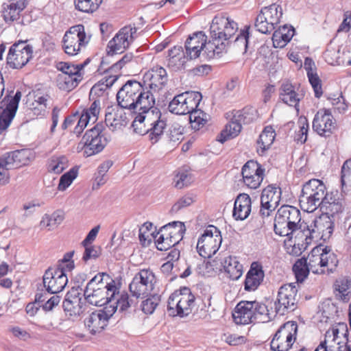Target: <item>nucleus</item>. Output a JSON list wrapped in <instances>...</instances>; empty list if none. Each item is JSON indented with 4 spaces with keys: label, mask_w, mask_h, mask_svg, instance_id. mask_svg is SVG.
<instances>
[{
    "label": "nucleus",
    "mask_w": 351,
    "mask_h": 351,
    "mask_svg": "<svg viewBox=\"0 0 351 351\" xmlns=\"http://www.w3.org/2000/svg\"><path fill=\"white\" fill-rule=\"evenodd\" d=\"M136 32V27L130 25L121 28L108 43V48L109 49V53H122L133 42Z\"/></svg>",
    "instance_id": "b1692460"
},
{
    "label": "nucleus",
    "mask_w": 351,
    "mask_h": 351,
    "mask_svg": "<svg viewBox=\"0 0 351 351\" xmlns=\"http://www.w3.org/2000/svg\"><path fill=\"white\" fill-rule=\"evenodd\" d=\"M282 15V8L276 4H271L269 6L264 7L258 14L261 20H266L270 24H273L275 26L280 23Z\"/></svg>",
    "instance_id": "c03bdc74"
},
{
    "label": "nucleus",
    "mask_w": 351,
    "mask_h": 351,
    "mask_svg": "<svg viewBox=\"0 0 351 351\" xmlns=\"http://www.w3.org/2000/svg\"><path fill=\"white\" fill-rule=\"evenodd\" d=\"M281 189L273 185L267 186L263 190L261 197L260 213L263 217H268L279 205Z\"/></svg>",
    "instance_id": "bb28decb"
},
{
    "label": "nucleus",
    "mask_w": 351,
    "mask_h": 351,
    "mask_svg": "<svg viewBox=\"0 0 351 351\" xmlns=\"http://www.w3.org/2000/svg\"><path fill=\"white\" fill-rule=\"evenodd\" d=\"M149 125L152 127L149 128L148 134L149 138L152 144L157 143L163 134L164 130L166 126V123L163 120H160L159 117H157V120L153 122H149Z\"/></svg>",
    "instance_id": "8fccbe9b"
},
{
    "label": "nucleus",
    "mask_w": 351,
    "mask_h": 351,
    "mask_svg": "<svg viewBox=\"0 0 351 351\" xmlns=\"http://www.w3.org/2000/svg\"><path fill=\"white\" fill-rule=\"evenodd\" d=\"M348 330L345 322H339L332 326L325 334V339L315 351H341L343 339L347 337Z\"/></svg>",
    "instance_id": "a211bd4d"
},
{
    "label": "nucleus",
    "mask_w": 351,
    "mask_h": 351,
    "mask_svg": "<svg viewBox=\"0 0 351 351\" xmlns=\"http://www.w3.org/2000/svg\"><path fill=\"white\" fill-rule=\"evenodd\" d=\"M305 258L311 271L315 274H329L333 272L339 262L331 249L324 245L315 247Z\"/></svg>",
    "instance_id": "423d86ee"
},
{
    "label": "nucleus",
    "mask_w": 351,
    "mask_h": 351,
    "mask_svg": "<svg viewBox=\"0 0 351 351\" xmlns=\"http://www.w3.org/2000/svg\"><path fill=\"white\" fill-rule=\"evenodd\" d=\"M300 210L291 206H281L275 217L274 231L280 236H289L291 233H296L298 237L304 234L302 226L306 222H301Z\"/></svg>",
    "instance_id": "39448f33"
},
{
    "label": "nucleus",
    "mask_w": 351,
    "mask_h": 351,
    "mask_svg": "<svg viewBox=\"0 0 351 351\" xmlns=\"http://www.w3.org/2000/svg\"><path fill=\"white\" fill-rule=\"evenodd\" d=\"M264 278L262 266L253 263L247 274L245 280V289L248 291H255L261 285Z\"/></svg>",
    "instance_id": "4c0bfd02"
},
{
    "label": "nucleus",
    "mask_w": 351,
    "mask_h": 351,
    "mask_svg": "<svg viewBox=\"0 0 351 351\" xmlns=\"http://www.w3.org/2000/svg\"><path fill=\"white\" fill-rule=\"evenodd\" d=\"M104 129V127L101 123L88 130L78 144L77 149H84V154L86 156H93L102 151L108 141L103 133Z\"/></svg>",
    "instance_id": "4468645a"
},
{
    "label": "nucleus",
    "mask_w": 351,
    "mask_h": 351,
    "mask_svg": "<svg viewBox=\"0 0 351 351\" xmlns=\"http://www.w3.org/2000/svg\"><path fill=\"white\" fill-rule=\"evenodd\" d=\"M173 182L175 187L181 189L190 185L193 182V178L189 171H179L175 176Z\"/></svg>",
    "instance_id": "680f3d73"
},
{
    "label": "nucleus",
    "mask_w": 351,
    "mask_h": 351,
    "mask_svg": "<svg viewBox=\"0 0 351 351\" xmlns=\"http://www.w3.org/2000/svg\"><path fill=\"white\" fill-rule=\"evenodd\" d=\"M208 43H206V36L202 32L194 33L189 36L185 43L186 53L190 58H197L199 56L200 52L205 49L208 56H214L213 51L207 49Z\"/></svg>",
    "instance_id": "7c9ffc66"
},
{
    "label": "nucleus",
    "mask_w": 351,
    "mask_h": 351,
    "mask_svg": "<svg viewBox=\"0 0 351 351\" xmlns=\"http://www.w3.org/2000/svg\"><path fill=\"white\" fill-rule=\"evenodd\" d=\"M68 158L62 155L53 156L49 158L47 163V171L54 174H60L69 167Z\"/></svg>",
    "instance_id": "a18cd8bd"
},
{
    "label": "nucleus",
    "mask_w": 351,
    "mask_h": 351,
    "mask_svg": "<svg viewBox=\"0 0 351 351\" xmlns=\"http://www.w3.org/2000/svg\"><path fill=\"white\" fill-rule=\"evenodd\" d=\"M21 96V92L17 90L14 95H6L1 101L3 110L0 114V134L8 129L15 117Z\"/></svg>",
    "instance_id": "412c9836"
},
{
    "label": "nucleus",
    "mask_w": 351,
    "mask_h": 351,
    "mask_svg": "<svg viewBox=\"0 0 351 351\" xmlns=\"http://www.w3.org/2000/svg\"><path fill=\"white\" fill-rule=\"evenodd\" d=\"M311 269L305 258L298 259L293 266V271L297 282H302L308 276Z\"/></svg>",
    "instance_id": "de8ad7c7"
},
{
    "label": "nucleus",
    "mask_w": 351,
    "mask_h": 351,
    "mask_svg": "<svg viewBox=\"0 0 351 351\" xmlns=\"http://www.w3.org/2000/svg\"><path fill=\"white\" fill-rule=\"evenodd\" d=\"M132 55L131 53H127L124 55L121 59L114 63L110 68V71L112 73H116V74L109 75L108 77H105L103 78L100 82L101 84H95L93 86L90 90V95L95 93H97V91L100 90L101 93H104L108 87L112 86V84L117 80L119 77V71L128 62H130L132 60Z\"/></svg>",
    "instance_id": "c756f323"
},
{
    "label": "nucleus",
    "mask_w": 351,
    "mask_h": 351,
    "mask_svg": "<svg viewBox=\"0 0 351 351\" xmlns=\"http://www.w3.org/2000/svg\"><path fill=\"white\" fill-rule=\"evenodd\" d=\"M280 98L286 104L296 108L300 97L295 86L288 81L283 82L280 88Z\"/></svg>",
    "instance_id": "ea45409f"
},
{
    "label": "nucleus",
    "mask_w": 351,
    "mask_h": 351,
    "mask_svg": "<svg viewBox=\"0 0 351 351\" xmlns=\"http://www.w3.org/2000/svg\"><path fill=\"white\" fill-rule=\"evenodd\" d=\"M221 263L224 272L230 280H237L243 275V265L237 257L228 256L225 257Z\"/></svg>",
    "instance_id": "58836bf2"
},
{
    "label": "nucleus",
    "mask_w": 351,
    "mask_h": 351,
    "mask_svg": "<svg viewBox=\"0 0 351 351\" xmlns=\"http://www.w3.org/2000/svg\"><path fill=\"white\" fill-rule=\"evenodd\" d=\"M185 230V226L181 221H172L163 226L154 236L157 249L165 251L175 246L183 239Z\"/></svg>",
    "instance_id": "9d476101"
},
{
    "label": "nucleus",
    "mask_w": 351,
    "mask_h": 351,
    "mask_svg": "<svg viewBox=\"0 0 351 351\" xmlns=\"http://www.w3.org/2000/svg\"><path fill=\"white\" fill-rule=\"evenodd\" d=\"M28 101L29 109L36 117H43L47 112V108L51 96L48 91L41 89H36L29 94Z\"/></svg>",
    "instance_id": "c85d7f7f"
},
{
    "label": "nucleus",
    "mask_w": 351,
    "mask_h": 351,
    "mask_svg": "<svg viewBox=\"0 0 351 351\" xmlns=\"http://www.w3.org/2000/svg\"><path fill=\"white\" fill-rule=\"evenodd\" d=\"M12 168L15 169L28 165L34 158V153L29 149L16 150L3 156Z\"/></svg>",
    "instance_id": "c9c22d12"
},
{
    "label": "nucleus",
    "mask_w": 351,
    "mask_h": 351,
    "mask_svg": "<svg viewBox=\"0 0 351 351\" xmlns=\"http://www.w3.org/2000/svg\"><path fill=\"white\" fill-rule=\"evenodd\" d=\"M238 121L250 123L257 118V110L253 107H246L238 112Z\"/></svg>",
    "instance_id": "338daca9"
},
{
    "label": "nucleus",
    "mask_w": 351,
    "mask_h": 351,
    "mask_svg": "<svg viewBox=\"0 0 351 351\" xmlns=\"http://www.w3.org/2000/svg\"><path fill=\"white\" fill-rule=\"evenodd\" d=\"M298 130L295 132V140L301 144L304 143L307 140V134L309 125L305 117H300L298 120Z\"/></svg>",
    "instance_id": "bf43d9fd"
},
{
    "label": "nucleus",
    "mask_w": 351,
    "mask_h": 351,
    "mask_svg": "<svg viewBox=\"0 0 351 351\" xmlns=\"http://www.w3.org/2000/svg\"><path fill=\"white\" fill-rule=\"evenodd\" d=\"M115 312L116 308L114 306H105L95 311L85 319V326L93 335L99 333L108 326L110 318Z\"/></svg>",
    "instance_id": "4be33fe9"
},
{
    "label": "nucleus",
    "mask_w": 351,
    "mask_h": 351,
    "mask_svg": "<svg viewBox=\"0 0 351 351\" xmlns=\"http://www.w3.org/2000/svg\"><path fill=\"white\" fill-rule=\"evenodd\" d=\"M195 298L188 287L174 291L168 298L167 313L169 315L184 317L192 313Z\"/></svg>",
    "instance_id": "1a4fd4ad"
},
{
    "label": "nucleus",
    "mask_w": 351,
    "mask_h": 351,
    "mask_svg": "<svg viewBox=\"0 0 351 351\" xmlns=\"http://www.w3.org/2000/svg\"><path fill=\"white\" fill-rule=\"evenodd\" d=\"M63 308L71 316L80 315L84 312L82 300L63 302Z\"/></svg>",
    "instance_id": "69168bd1"
},
{
    "label": "nucleus",
    "mask_w": 351,
    "mask_h": 351,
    "mask_svg": "<svg viewBox=\"0 0 351 351\" xmlns=\"http://www.w3.org/2000/svg\"><path fill=\"white\" fill-rule=\"evenodd\" d=\"M63 219L64 216L59 211H56L51 215L45 214L42 217V219L40 222V226L42 228H47L48 230H51L60 224L63 221Z\"/></svg>",
    "instance_id": "5fc2aeb1"
},
{
    "label": "nucleus",
    "mask_w": 351,
    "mask_h": 351,
    "mask_svg": "<svg viewBox=\"0 0 351 351\" xmlns=\"http://www.w3.org/2000/svg\"><path fill=\"white\" fill-rule=\"evenodd\" d=\"M100 111L101 101L99 99H95L91 103L88 108L84 109L81 113L86 125H87L89 122L95 123L98 119Z\"/></svg>",
    "instance_id": "09e8293b"
},
{
    "label": "nucleus",
    "mask_w": 351,
    "mask_h": 351,
    "mask_svg": "<svg viewBox=\"0 0 351 351\" xmlns=\"http://www.w3.org/2000/svg\"><path fill=\"white\" fill-rule=\"evenodd\" d=\"M341 47L339 46H329L324 53L326 62L329 64H341L343 60L341 58Z\"/></svg>",
    "instance_id": "4d7b16f0"
},
{
    "label": "nucleus",
    "mask_w": 351,
    "mask_h": 351,
    "mask_svg": "<svg viewBox=\"0 0 351 351\" xmlns=\"http://www.w3.org/2000/svg\"><path fill=\"white\" fill-rule=\"evenodd\" d=\"M130 306L128 295L127 293L120 294L119 292L118 295L112 300V302H109L106 306H114L116 310L119 308L120 311H123L128 309Z\"/></svg>",
    "instance_id": "0e129e2a"
},
{
    "label": "nucleus",
    "mask_w": 351,
    "mask_h": 351,
    "mask_svg": "<svg viewBox=\"0 0 351 351\" xmlns=\"http://www.w3.org/2000/svg\"><path fill=\"white\" fill-rule=\"evenodd\" d=\"M88 63V60L78 64L64 62L58 63L57 68L61 71V73L58 75L56 79L58 88L61 90L69 92L77 87L83 80L84 68Z\"/></svg>",
    "instance_id": "6e6552de"
},
{
    "label": "nucleus",
    "mask_w": 351,
    "mask_h": 351,
    "mask_svg": "<svg viewBox=\"0 0 351 351\" xmlns=\"http://www.w3.org/2000/svg\"><path fill=\"white\" fill-rule=\"evenodd\" d=\"M294 29L291 26L285 25L276 29L272 36L274 47L276 48L284 47L294 35Z\"/></svg>",
    "instance_id": "79ce46f5"
},
{
    "label": "nucleus",
    "mask_w": 351,
    "mask_h": 351,
    "mask_svg": "<svg viewBox=\"0 0 351 351\" xmlns=\"http://www.w3.org/2000/svg\"><path fill=\"white\" fill-rule=\"evenodd\" d=\"M118 105L122 108L143 110H151L155 104V98L151 91H145L141 84L135 80L128 81L117 94Z\"/></svg>",
    "instance_id": "f257e3e1"
},
{
    "label": "nucleus",
    "mask_w": 351,
    "mask_h": 351,
    "mask_svg": "<svg viewBox=\"0 0 351 351\" xmlns=\"http://www.w3.org/2000/svg\"><path fill=\"white\" fill-rule=\"evenodd\" d=\"M191 59L189 54H185L182 46H174L169 50L167 64L170 68L176 71L183 69L186 62Z\"/></svg>",
    "instance_id": "e433bc0d"
},
{
    "label": "nucleus",
    "mask_w": 351,
    "mask_h": 351,
    "mask_svg": "<svg viewBox=\"0 0 351 351\" xmlns=\"http://www.w3.org/2000/svg\"><path fill=\"white\" fill-rule=\"evenodd\" d=\"M298 324L289 321L282 325L275 333L271 341V348L274 351L289 350L296 340Z\"/></svg>",
    "instance_id": "dca6fc26"
},
{
    "label": "nucleus",
    "mask_w": 351,
    "mask_h": 351,
    "mask_svg": "<svg viewBox=\"0 0 351 351\" xmlns=\"http://www.w3.org/2000/svg\"><path fill=\"white\" fill-rule=\"evenodd\" d=\"M250 197L245 193L239 194L234 204L232 216L236 220L243 221L248 217L251 212Z\"/></svg>",
    "instance_id": "f704fd0d"
},
{
    "label": "nucleus",
    "mask_w": 351,
    "mask_h": 351,
    "mask_svg": "<svg viewBox=\"0 0 351 351\" xmlns=\"http://www.w3.org/2000/svg\"><path fill=\"white\" fill-rule=\"evenodd\" d=\"M102 0H74L77 10L82 12L92 13L99 8Z\"/></svg>",
    "instance_id": "052dcab7"
},
{
    "label": "nucleus",
    "mask_w": 351,
    "mask_h": 351,
    "mask_svg": "<svg viewBox=\"0 0 351 351\" xmlns=\"http://www.w3.org/2000/svg\"><path fill=\"white\" fill-rule=\"evenodd\" d=\"M298 289L293 284H287L281 286L278 291L274 302L276 312L285 315L295 308Z\"/></svg>",
    "instance_id": "aec40b11"
},
{
    "label": "nucleus",
    "mask_w": 351,
    "mask_h": 351,
    "mask_svg": "<svg viewBox=\"0 0 351 351\" xmlns=\"http://www.w3.org/2000/svg\"><path fill=\"white\" fill-rule=\"evenodd\" d=\"M153 116L154 112L153 111H150V110L146 112H143V110H139V112L134 117L132 124L134 131L141 135L147 134L149 131L147 125L149 124L151 118Z\"/></svg>",
    "instance_id": "37998d69"
},
{
    "label": "nucleus",
    "mask_w": 351,
    "mask_h": 351,
    "mask_svg": "<svg viewBox=\"0 0 351 351\" xmlns=\"http://www.w3.org/2000/svg\"><path fill=\"white\" fill-rule=\"evenodd\" d=\"M327 99L332 106L335 112L343 114L347 111L348 103L346 101L342 93L330 95L327 97Z\"/></svg>",
    "instance_id": "6e6d98bb"
},
{
    "label": "nucleus",
    "mask_w": 351,
    "mask_h": 351,
    "mask_svg": "<svg viewBox=\"0 0 351 351\" xmlns=\"http://www.w3.org/2000/svg\"><path fill=\"white\" fill-rule=\"evenodd\" d=\"M336 128V121L330 110L322 108L315 114L313 129L320 136H329Z\"/></svg>",
    "instance_id": "393cba45"
},
{
    "label": "nucleus",
    "mask_w": 351,
    "mask_h": 351,
    "mask_svg": "<svg viewBox=\"0 0 351 351\" xmlns=\"http://www.w3.org/2000/svg\"><path fill=\"white\" fill-rule=\"evenodd\" d=\"M350 282L346 278H339L334 285L335 293L337 297L344 302L350 300Z\"/></svg>",
    "instance_id": "3c124183"
},
{
    "label": "nucleus",
    "mask_w": 351,
    "mask_h": 351,
    "mask_svg": "<svg viewBox=\"0 0 351 351\" xmlns=\"http://www.w3.org/2000/svg\"><path fill=\"white\" fill-rule=\"evenodd\" d=\"M276 137V132L273 127L266 126L257 141L256 151L257 153L262 156L271 147Z\"/></svg>",
    "instance_id": "a19ab883"
},
{
    "label": "nucleus",
    "mask_w": 351,
    "mask_h": 351,
    "mask_svg": "<svg viewBox=\"0 0 351 351\" xmlns=\"http://www.w3.org/2000/svg\"><path fill=\"white\" fill-rule=\"evenodd\" d=\"M9 162L3 156L0 158V184L5 185L10 180L9 170L12 169Z\"/></svg>",
    "instance_id": "774afa93"
},
{
    "label": "nucleus",
    "mask_w": 351,
    "mask_h": 351,
    "mask_svg": "<svg viewBox=\"0 0 351 351\" xmlns=\"http://www.w3.org/2000/svg\"><path fill=\"white\" fill-rule=\"evenodd\" d=\"M104 274L95 276L87 284L84 290L86 300L95 306H107L119 293V288L114 280L105 284L103 281Z\"/></svg>",
    "instance_id": "7ed1b4c3"
},
{
    "label": "nucleus",
    "mask_w": 351,
    "mask_h": 351,
    "mask_svg": "<svg viewBox=\"0 0 351 351\" xmlns=\"http://www.w3.org/2000/svg\"><path fill=\"white\" fill-rule=\"evenodd\" d=\"M241 174L245 185L250 189H256L263 180L265 169L257 162L249 160L242 167Z\"/></svg>",
    "instance_id": "5701e85b"
},
{
    "label": "nucleus",
    "mask_w": 351,
    "mask_h": 351,
    "mask_svg": "<svg viewBox=\"0 0 351 351\" xmlns=\"http://www.w3.org/2000/svg\"><path fill=\"white\" fill-rule=\"evenodd\" d=\"M221 243V231L214 226H208L198 239L197 251L202 257L210 258L218 252Z\"/></svg>",
    "instance_id": "f8f14e48"
},
{
    "label": "nucleus",
    "mask_w": 351,
    "mask_h": 351,
    "mask_svg": "<svg viewBox=\"0 0 351 351\" xmlns=\"http://www.w3.org/2000/svg\"><path fill=\"white\" fill-rule=\"evenodd\" d=\"M77 175L78 170L75 167L71 168L69 171L64 173L60 178L57 190L61 192L66 191L76 179Z\"/></svg>",
    "instance_id": "13d9d810"
},
{
    "label": "nucleus",
    "mask_w": 351,
    "mask_h": 351,
    "mask_svg": "<svg viewBox=\"0 0 351 351\" xmlns=\"http://www.w3.org/2000/svg\"><path fill=\"white\" fill-rule=\"evenodd\" d=\"M33 48L25 41L14 43L7 56V64L12 69H21L32 59Z\"/></svg>",
    "instance_id": "6ab92c4d"
},
{
    "label": "nucleus",
    "mask_w": 351,
    "mask_h": 351,
    "mask_svg": "<svg viewBox=\"0 0 351 351\" xmlns=\"http://www.w3.org/2000/svg\"><path fill=\"white\" fill-rule=\"evenodd\" d=\"M43 281L48 293L56 294L64 290L68 283V278L62 271L49 268L44 274Z\"/></svg>",
    "instance_id": "a878e982"
},
{
    "label": "nucleus",
    "mask_w": 351,
    "mask_h": 351,
    "mask_svg": "<svg viewBox=\"0 0 351 351\" xmlns=\"http://www.w3.org/2000/svg\"><path fill=\"white\" fill-rule=\"evenodd\" d=\"M328 195L326 186L321 180H309L303 186L300 197L301 209L306 213L314 212L321 206Z\"/></svg>",
    "instance_id": "0eeeda50"
},
{
    "label": "nucleus",
    "mask_w": 351,
    "mask_h": 351,
    "mask_svg": "<svg viewBox=\"0 0 351 351\" xmlns=\"http://www.w3.org/2000/svg\"><path fill=\"white\" fill-rule=\"evenodd\" d=\"M72 126H74L73 132L75 134H80L86 127L82 115L77 112L66 117L62 124L63 129H67Z\"/></svg>",
    "instance_id": "49530a36"
},
{
    "label": "nucleus",
    "mask_w": 351,
    "mask_h": 351,
    "mask_svg": "<svg viewBox=\"0 0 351 351\" xmlns=\"http://www.w3.org/2000/svg\"><path fill=\"white\" fill-rule=\"evenodd\" d=\"M191 126L195 130L204 127L210 119V116L201 110L195 108L189 113Z\"/></svg>",
    "instance_id": "603ef678"
},
{
    "label": "nucleus",
    "mask_w": 351,
    "mask_h": 351,
    "mask_svg": "<svg viewBox=\"0 0 351 351\" xmlns=\"http://www.w3.org/2000/svg\"><path fill=\"white\" fill-rule=\"evenodd\" d=\"M302 237H298L296 233H291L285 241V247L286 252L293 256H300L306 248L307 245L311 242L306 234H303Z\"/></svg>",
    "instance_id": "2f4dec72"
},
{
    "label": "nucleus",
    "mask_w": 351,
    "mask_h": 351,
    "mask_svg": "<svg viewBox=\"0 0 351 351\" xmlns=\"http://www.w3.org/2000/svg\"><path fill=\"white\" fill-rule=\"evenodd\" d=\"M334 227V220L326 215H320L315 219L310 226L307 223H304L301 229L303 230L304 234H306V237H309L311 241L318 239L326 241L332 236Z\"/></svg>",
    "instance_id": "2eb2a0df"
},
{
    "label": "nucleus",
    "mask_w": 351,
    "mask_h": 351,
    "mask_svg": "<svg viewBox=\"0 0 351 351\" xmlns=\"http://www.w3.org/2000/svg\"><path fill=\"white\" fill-rule=\"evenodd\" d=\"M158 281L156 274L150 268L140 269L130 284V291L136 298L147 296L156 289Z\"/></svg>",
    "instance_id": "9b49d317"
},
{
    "label": "nucleus",
    "mask_w": 351,
    "mask_h": 351,
    "mask_svg": "<svg viewBox=\"0 0 351 351\" xmlns=\"http://www.w3.org/2000/svg\"><path fill=\"white\" fill-rule=\"evenodd\" d=\"M90 36L87 35L83 25L71 27L62 39V47L69 56L77 55L90 41Z\"/></svg>",
    "instance_id": "ddd939ff"
},
{
    "label": "nucleus",
    "mask_w": 351,
    "mask_h": 351,
    "mask_svg": "<svg viewBox=\"0 0 351 351\" xmlns=\"http://www.w3.org/2000/svg\"><path fill=\"white\" fill-rule=\"evenodd\" d=\"M143 82L152 91L158 92L167 82L166 70L159 65L153 66L143 75Z\"/></svg>",
    "instance_id": "cd10ccee"
},
{
    "label": "nucleus",
    "mask_w": 351,
    "mask_h": 351,
    "mask_svg": "<svg viewBox=\"0 0 351 351\" xmlns=\"http://www.w3.org/2000/svg\"><path fill=\"white\" fill-rule=\"evenodd\" d=\"M321 215H324L335 221L338 215L344 209L343 202L339 197H335L332 194H328L319 206Z\"/></svg>",
    "instance_id": "473e14b6"
},
{
    "label": "nucleus",
    "mask_w": 351,
    "mask_h": 351,
    "mask_svg": "<svg viewBox=\"0 0 351 351\" xmlns=\"http://www.w3.org/2000/svg\"><path fill=\"white\" fill-rule=\"evenodd\" d=\"M202 96L199 92H185L173 97L168 108L171 113L184 115L189 114L199 106Z\"/></svg>",
    "instance_id": "f3484780"
},
{
    "label": "nucleus",
    "mask_w": 351,
    "mask_h": 351,
    "mask_svg": "<svg viewBox=\"0 0 351 351\" xmlns=\"http://www.w3.org/2000/svg\"><path fill=\"white\" fill-rule=\"evenodd\" d=\"M26 7V0H9L3 5L2 16L6 23L19 20L21 12Z\"/></svg>",
    "instance_id": "72a5a7b5"
},
{
    "label": "nucleus",
    "mask_w": 351,
    "mask_h": 351,
    "mask_svg": "<svg viewBox=\"0 0 351 351\" xmlns=\"http://www.w3.org/2000/svg\"><path fill=\"white\" fill-rule=\"evenodd\" d=\"M241 130V123L238 119H234L228 122L225 128L221 133V141L223 142L229 138H232L239 135Z\"/></svg>",
    "instance_id": "864d4df0"
},
{
    "label": "nucleus",
    "mask_w": 351,
    "mask_h": 351,
    "mask_svg": "<svg viewBox=\"0 0 351 351\" xmlns=\"http://www.w3.org/2000/svg\"><path fill=\"white\" fill-rule=\"evenodd\" d=\"M160 302V298L156 294H153L142 302L141 309L147 315L152 314L156 310Z\"/></svg>",
    "instance_id": "e2e57ef3"
},
{
    "label": "nucleus",
    "mask_w": 351,
    "mask_h": 351,
    "mask_svg": "<svg viewBox=\"0 0 351 351\" xmlns=\"http://www.w3.org/2000/svg\"><path fill=\"white\" fill-rule=\"evenodd\" d=\"M232 317L237 324L246 325L252 322H268L271 319V314L263 303L243 300L234 307Z\"/></svg>",
    "instance_id": "20e7f679"
},
{
    "label": "nucleus",
    "mask_w": 351,
    "mask_h": 351,
    "mask_svg": "<svg viewBox=\"0 0 351 351\" xmlns=\"http://www.w3.org/2000/svg\"><path fill=\"white\" fill-rule=\"evenodd\" d=\"M237 23L229 17L217 15L214 17L210 26L211 40L207 49L213 55H219L226 49L225 42L233 37L238 31Z\"/></svg>",
    "instance_id": "f03ea898"
}]
</instances>
